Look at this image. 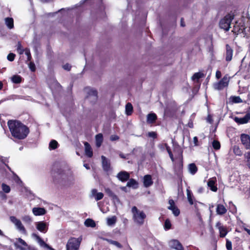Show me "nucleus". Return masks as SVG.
<instances>
[{
    "instance_id": "f257e3e1",
    "label": "nucleus",
    "mask_w": 250,
    "mask_h": 250,
    "mask_svg": "<svg viewBox=\"0 0 250 250\" xmlns=\"http://www.w3.org/2000/svg\"><path fill=\"white\" fill-rule=\"evenodd\" d=\"M7 124L12 135L18 139H24L29 132L28 128L19 121L10 120Z\"/></svg>"
},
{
    "instance_id": "f03ea898",
    "label": "nucleus",
    "mask_w": 250,
    "mask_h": 250,
    "mask_svg": "<svg viewBox=\"0 0 250 250\" xmlns=\"http://www.w3.org/2000/svg\"><path fill=\"white\" fill-rule=\"evenodd\" d=\"M131 211L133 214L134 221L139 225H143L144 223L145 219L146 218L145 212L139 210L135 206L132 207Z\"/></svg>"
},
{
    "instance_id": "7ed1b4c3",
    "label": "nucleus",
    "mask_w": 250,
    "mask_h": 250,
    "mask_svg": "<svg viewBox=\"0 0 250 250\" xmlns=\"http://www.w3.org/2000/svg\"><path fill=\"white\" fill-rule=\"evenodd\" d=\"M81 239L71 237L67 241L66 245V250H79Z\"/></svg>"
},
{
    "instance_id": "20e7f679",
    "label": "nucleus",
    "mask_w": 250,
    "mask_h": 250,
    "mask_svg": "<svg viewBox=\"0 0 250 250\" xmlns=\"http://www.w3.org/2000/svg\"><path fill=\"white\" fill-rule=\"evenodd\" d=\"M233 19V15H231V14H228L226 15L220 21L219 25L220 28L224 29L226 31L229 30L230 23Z\"/></svg>"
},
{
    "instance_id": "39448f33",
    "label": "nucleus",
    "mask_w": 250,
    "mask_h": 250,
    "mask_svg": "<svg viewBox=\"0 0 250 250\" xmlns=\"http://www.w3.org/2000/svg\"><path fill=\"white\" fill-rule=\"evenodd\" d=\"M229 81V77L226 75L219 82L214 83L213 87L215 90H222L228 86Z\"/></svg>"
},
{
    "instance_id": "423d86ee",
    "label": "nucleus",
    "mask_w": 250,
    "mask_h": 250,
    "mask_svg": "<svg viewBox=\"0 0 250 250\" xmlns=\"http://www.w3.org/2000/svg\"><path fill=\"white\" fill-rule=\"evenodd\" d=\"M10 220L15 225L16 229L19 231L22 234H26V230L20 219L15 216H12L10 217Z\"/></svg>"
},
{
    "instance_id": "0eeeda50",
    "label": "nucleus",
    "mask_w": 250,
    "mask_h": 250,
    "mask_svg": "<svg viewBox=\"0 0 250 250\" xmlns=\"http://www.w3.org/2000/svg\"><path fill=\"white\" fill-rule=\"evenodd\" d=\"M13 243L15 248L19 249L20 250H26V249L22 247L20 244L26 247L27 249H28V246H29L26 242L21 238H16L15 240H13Z\"/></svg>"
},
{
    "instance_id": "6e6552de",
    "label": "nucleus",
    "mask_w": 250,
    "mask_h": 250,
    "mask_svg": "<svg viewBox=\"0 0 250 250\" xmlns=\"http://www.w3.org/2000/svg\"><path fill=\"white\" fill-rule=\"evenodd\" d=\"M87 92L86 99L92 103L96 102L98 97L97 91L93 89L89 88L88 89Z\"/></svg>"
},
{
    "instance_id": "1a4fd4ad",
    "label": "nucleus",
    "mask_w": 250,
    "mask_h": 250,
    "mask_svg": "<svg viewBox=\"0 0 250 250\" xmlns=\"http://www.w3.org/2000/svg\"><path fill=\"white\" fill-rule=\"evenodd\" d=\"M36 229L40 232L45 233L48 230V224L44 221H39L35 223Z\"/></svg>"
},
{
    "instance_id": "9d476101",
    "label": "nucleus",
    "mask_w": 250,
    "mask_h": 250,
    "mask_svg": "<svg viewBox=\"0 0 250 250\" xmlns=\"http://www.w3.org/2000/svg\"><path fill=\"white\" fill-rule=\"evenodd\" d=\"M168 245L171 248L176 250H184L182 244L177 240L172 239L170 240L168 243Z\"/></svg>"
},
{
    "instance_id": "9b49d317",
    "label": "nucleus",
    "mask_w": 250,
    "mask_h": 250,
    "mask_svg": "<svg viewBox=\"0 0 250 250\" xmlns=\"http://www.w3.org/2000/svg\"><path fill=\"white\" fill-rule=\"evenodd\" d=\"M116 177L119 180L122 182H125L129 179L130 174L125 171H122L117 174Z\"/></svg>"
},
{
    "instance_id": "f8f14e48",
    "label": "nucleus",
    "mask_w": 250,
    "mask_h": 250,
    "mask_svg": "<svg viewBox=\"0 0 250 250\" xmlns=\"http://www.w3.org/2000/svg\"><path fill=\"white\" fill-rule=\"evenodd\" d=\"M250 120V113L247 114L244 117L239 118L235 117L234 118V121L238 125L245 124L247 123Z\"/></svg>"
},
{
    "instance_id": "ddd939ff",
    "label": "nucleus",
    "mask_w": 250,
    "mask_h": 250,
    "mask_svg": "<svg viewBox=\"0 0 250 250\" xmlns=\"http://www.w3.org/2000/svg\"><path fill=\"white\" fill-rule=\"evenodd\" d=\"M32 236L36 238V241L41 247L49 249L50 250H54V249L51 248L48 245L46 244L44 241L37 234L33 233Z\"/></svg>"
},
{
    "instance_id": "4468645a",
    "label": "nucleus",
    "mask_w": 250,
    "mask_h": 250,
    "mask_svg": "<svg viewBox=\"0 0 250 250\" xmlns=\"http://www.w3.org/2000/svg\"><path fill=\"white\" fill-rule=\"evenodd\" d=\"M226 49L225 60L227 62H230L232 58L233 50L229 44H226Z\"/></svg>"
},
{
    "instance_id": "2eb2a0df",
    "label": "nucleus",
    "mask_w": 250,
    "mask_h": 250,
    "mask_svg": "<svg viewBox=\"0 0 250 250\" xmlns=\"http://www.w3.org/2000/svg\"><path fill=\"white\" fill-rule=\"evenodd\" d=\"M241 140L246 148H250V137L247 134H243L241 136Z\"/></svg>"
},
{
    "instance_id": "dca6fc26",
    "label": "nucleus",
    "mask_w": 250,
    "mask_h": 250,
    "mask_svg": "<svg viewBox=\"0 0 250 250\" xmlns=\"http://www.w3.org/2000/svg\"><path fill=\"white\" fill-rule=\"evenodd\" d=\"M216 227L219 229L220 236L224 237L227 234L228 231L226 227H224L220 222H218L216 224Z\"/></svg>"
},
{
    "instance_id": "f3484780",
    "label": "nucleus",
    "mask_w": 250,
    "mask_h": 250,
    "mask_svg": "<svg viewBox=\"0 0 250 250\" xmlns=\"http://www.w3.org/2000/svg\"><path fill=\"white\" fill-rule=\"evenodd\" d=\"M216 182V179L215 177H213L208 179L207 185L210 189L214 192H216L217 190V188L215 185Z\"/></svg>"
},
{
    "instance_id": "a211bd4d",
    "label": "nucleus",
    "mask_w": 250,
    "mask_h": 250,
    "mask_svg": "<svg viewBox=\"0 0 250 250\" xmlns=\"http://www.w3.org/2000/svg\"><path fill=\"white\" fill-rule=\"evenodd\" d=\"M32 212L35 216H41L46 213V210L43 208L35 207L32 208Z\"/></svg>"
},
{
    "instance_id": "6ab92c4d",
    "label": "nucleus",
    "mask_w": 250,
    "mask_h": 250,
    "mask_svg": "<svg viewBox=\"0 0 250 250\" xmlns=\"http://www.w3.org/2000/svg\"><path fill=\"white\" fill-rule=\"evenodd\" d=\"M144 186L146 188H148L153 184L152 177L150 175H146L143 179Z\"/></svg>"
},
{
    "instance_id": "aec40b11",
    "label": "nucleus",
    "mask_w": 250,
    "mask_h": 250,
    "mask_svg": "<svg viewBox=\"0 0 250 250\" xmlns=\"http://www.w3.org/2000/svg\"><path fill=\"white\" fill-rule=\"evenodd\" d=\"M102 160V166L104 170L105 171H108L110 169V163L108 160L104 156L101 157Z\"/></svg>"
},
{
    "instance_id": "412c9836",
    "label": "nucleus",
    "mask_w": 250,
    "mask_h": 250,
    "mask_svg": "<svg viewBox=\"0 0 250 250\" xmlns=\"http://www.w3.org/2000/svg\"><path fill=\"white\" fill-rule=\"evenodd\" d=\"M105 193L112 199L118 201L119 198L117 196L108 188H105Z\"/></svg>"
},
{
    "instance_id": "4be33fe9",
    "label": "nucleus",
    "mask_w": 250,
    "mask_h": 250,
    "mask_svg": "<svg viewBox=\"0 0 250 250\" xmlns=\"http://www.w3.org/2000/svg\"><path fill=\"white\" fill-rule=\"evenodd\" d=\"M66 180L69 185L73 184L75 181V178L73 172L71 170H68L66 173Z\"/></svg>"
},
{
    "instance_id": "5701e85b",
    "label": "nucleus",
    "mask_w": 250,
    "mask_h": 250,
    "mask_svg": "<svg viewBox=\"0 0 250 250\" xmlns=\"http://www.w3.org/2000/svg\"><path fill=\"white\" fill-rule=\"evenodd\" d=\"M227 211V208L225 206L221 204H218L216 208V212L218 215H222L225 214Z\"/></svg>"
},
{
    "instance_id": "b1692460",
    "label": "nucleus",
    "mask_w": 250,
    "mask_h": 250,
    "mask_svg": "<svg viewBox=\"0 0 250 250\" xmlns=\"http://www.w3.org/2000/svg\"><path fill=\"white\" fill-rule=\"evenodd\" d=\"M84 145L85 155L88 157H91L93 156V152L90 145L87 142H85Z\"/></svg>"
},
{
    "instance_id": "393cba45",
    "label": "nucleus",
    "mask_w": 250,
    "mask_h": 250,
    "mask_svg": "<svg viewBox=\"0 0 250 250\" xmlns=\"http://www.w3.org/2000/svg\"><path fill=\"white\" fill-rule=\"evenodd\" d=\"M174 152L176 153L175 159L179 162H182L183 159L182 149L180 147H177L174 149Z\"/></svg>"
},
{
    "instance_id": "a878e982",
    "label": "nucleus",
    "mask_w": 250,
    "mask_h": 250,
    "mask_svg": "<svg viewBox=\"0 0 250 250\" xmlns=\"http://www.w3.org/2000/svg\"><path fill=\"white\" fill-rule=\"evenodd\" d=\"M5 24L9 29L14 28V20L12 18L7 17L4 19Z\"/></svg>"
},
{
    "instance_id": "bb28decb",
    "label": "nucleus",
    "mask_w": 250,
    "mask_h": 250,
    "mask_svg": "<svg viewBox=\"0 0 250 250\" xmlns=\"http://www.w3.org/2000/svg\"><path fill=\"white\" fill-rule=\"evenodd\" d=\"M110 235V233L109 232H106L104 231H101L99 233L98 236V237L104 241H107V240H109L110 239H108L106 237L109 236Z\"/></svg>"
},
{
    "instance_id": "cd10ccee",
    "label": "nucleus",
    "mask_w": 250,
    "mask_h": 250,
    "mask_svg": "<svg viewBox=\"0 0 250 250\" xmlns=\"http://www.w3.org/2000/svg\"><path fill=\"white\" fill-rule=\"evenodd\" d=\"M157 119V116L155 113H149L147 116V122L149 124L154 123Z\"/></svg>"
},
{
    "instance_id": "c85d7f7f",
    "label": "nucleus",
    "mask_w": 250,
    "mask_h": 250,
    "mask_svg": "<svg viewBox=\"0 0 250 250\" xmlns=\"http://www.w3.org/2000/svg\"><path fill=\"white\" fill-rule=\"evenodd\" d=\"M95 139L96 146L97 147H99L100 146H101L103 141V135L101 133H99L96 135Z\"/></svg>"
},
{
    "instance_id": "c756f323",
    "label": "nucleus",
    "mask_w": 250,
    "mask_h": 250,
    "mask_svg": "<svg viewBox=\"0 0 250 250\" xmlns=\"http://www.w3.org/2000/svg\"><path fill=\"white\" fill-rule=\"evenodd\" d=\"M22 77L18 75H14L11 77V80L13 83L18 84L21 82Z\"/></svg>"
},
{
    "instance_id": "7c9ffc66",
    "label": "nucleus",
    "mask_w": 250,
    "mask_h": 250,
    "mask_svg": "<svg viewBox=\"0 0 250 250\" xmlns=\"http://www.w3.org/2000/svg\"><path fill=\"white\" fill-rule=\"evenodd\" d=\"M188 168L189 173L192 175H194L197 171V167L193 163L189 164Z\"/></svg>"
},
{
    "instance_id": "2f4dec72",
    "label": "nucleus",
    "mask_w": 250,
    "mask_h": 250,
    "mask_svg": "<svg viewBox=\"0 0 250 250\" xmlns=\"http://www.w3.org/2000/svg\"><path fill=\"white\" fill-rule=\"evenodd\" d=\"M107 242L110 244L115 246L118 249H121L123 248V245L117 241L109 239V240H107Z\"/></svg>"
},
{
    "instance_id": "473e14b6",
    "label": "nucleus",
    "mask_w": 250,
    "mask_h": 250,
    "mask_svg": "<svg viewBox=\"0 0 250 250\" xmlns=\"http://www.w3.org/2000/svg\"><path fill=\"white\" fill-rule=\"evenodd\" d=\"M84 225L88 227L94 228L96 226L95 222L91 219H87L84 222Z\"/></svg>"
},
{
    "instance_id": "72a5a7b5",
    "label": "nucleus",
    "mask_w": 250,
    "mask_h": 250,
    "mask_svg": "<svg viewBox=\"0 0 250 250\" xmlns=\"http://www.w3.org/2000/svg\"><path fill=\"white\" fill-rule=\"evenodd\" d=\"M187 198L189 203L192 205L193 204V195L189 189H187Z\"/></svg>"
},
{
    "instance_id": "f704fd0d",
    "label": "nucleus",
    "mask_w": 250,
    "mask_h": 250,
    "mask_svg": "<svg viewBox=\"0 0 250 250\" xmlns=\"http://www.w3.org/2000/svg\"><path fill=\"white\" fill-rule=\"evenodd\" d=\"M22 220L26 224H31L33 221V219L29 215H25L21 217Z\"/></svg>"
},
{
    "instance_id": "c9c22d12",
    "label": "nucleus",
    "mask_w": 250,
    "mask_h": 250,
    "mask_svg": "<svg viewBox=\"0 0 250 250\" xmlns=\"http://www.w3.org/2000/svg\"><path fill=\"white\" fill-rule=\"evenodd\" d=\"M133 111V106L132 104L128 103L125 106V112L127 115H130Z\"/></svg>"
},
{
    "instance_id": "e433bc0d",
    "label": "nucleus",
    "mask_w": 250,
    "mask_h": 250,
    "mask_svg": "<svg viewBox=\"0 0 250 250\" xmlns=\"http://www.w3.org/2000/svg\"><path fill=\"white\" fill-rule=\"evenodd\" d=\"M58 142L55 140H52L49 143V148L50 150L55 149L58 147Z\"/></svg>"
},
{
    "instance_id": "4c0bfd02",
    "label": "nucleus",
    "mask_w": 250,
    "mask_h": 250,
    "mask_svg": "<svg viewBox=\"0 0 250 250\" xmlns=\"http://www.w3.org/2000/svg\"><path fill=\"white\" fill-rule=\"evenodd\" d=\"M168 208L169 209H170V210H171L172 211V212H173V214L175 216H178L179 215V214H180V210L175 206H169L168 207Z\"/></svg>"
},
{
    "instance_id": "58836bf2",
    "label": "nucleus",
    "mask_w": 250,
    "mask_h": 250,
    "mask_svg": "<svg viewBox=\"0 0 250 250\" xmlns=\"http://www.w3.org/2000/svg\"><path fill=\"white\" fill-rule=\"evenodd\" d=\"M116 222V217L115 216H112L111 218H108L107 219V224L108 226H112L114 225Z\"/></svg>"
},
{
    "instance_id": "ea45409f",
    "label": "nucleus",
    "mask_w": 250,
    "mask_h": 250,
    "mask_svg": "<svg viewBox=\"0 0 250 250\" xmlns=\"http://www.w3.org/2000/svg\"><path fill=\"white\" fill-rule=\"evenodd\" d=\"M204 76V74L201 72L195 73L192 77V80L193 81H198L199 79Z\"/></svg>"
},
{
    "instance_id": "a19ab883",
    "label": "nucleus",
    "mask_w": 250,
    "mask_h": 250,
    "mask_svg": "<svg viewBox=\"0 0 250 250\" xmlns=\"http://www.w3.org/2000/svg\"><path fill=\"white\" fill-rule=\"evenodd\" d=\"M230 100L233 103H241L243 102L239 96H231Z\"/></svg>"
},
{
    "instance_id": "79ce46f5",
    "label": "nucleus",
    "mask_w": 250,
    "mask_h": 250,
    "mask_svg": "<svg viewBox=\"0 0 250 250\" xmlns=\"http://www.w3.org/2000/svg\"><path fill=\"white\" fill-rule=\"evenodd\" d=\"M171 224L168 219L166 220L164 224V229L165 230H167L171 229Z\"/></svg>"
},
{
    "instance_id": "37998d69",
    "label": "nucleus",
    "mask_w": 250,
    "mask_h": 250,
    "mask_svg": "<svg viewBox=\"0 0 250 250\" xmlns=\"http://www.w3.org/2000/svg\"><path fill=\"white\" fill-rule=\"evenodd\" d=\"M137 185V182L133 179H131L127 183L126 186L128 187H133Z\"/></svg>"
},
{
    "instance_id": "c03bdc74",
    "label": "nucleus",
    "mask_w": 250,
    "mask_h": 250,
    "mask_svg": "<svg viewBox=\"0 0 250 250\" xmlns=\"http://www.w3.org/2000/svg\"><path fill=\"white\" fill-rule=\"evenodd\" d=\"M1 188L3 191L6 193H9L10 191V187L5 184L2 183L1 185Z\"/></svg>"
},
{
    "instance_id": "a18cd8bd",
    "label": "nucleus",
    "mask_w": 250,
    "mask_h": 250,
    "mask_svg": "<svg viewBox=\"0 0 250 250\" xmlns=\"http://www.w3.org/2000/svg\"><path fill=\"white\" fill-rule=\"evenodd\" d=\"M212 146L215 149H219L220 148V144L218 141L214 140L212 142Z\"/></svg>"
},
{
    "instance_id": "49530a36",
    "label": "nucleus",
    "mask_w": 250,
    "mask_h": 250,
    "mask_svg": "<svg viewBox=\"0 0 250 250\" xmlns=\"http://www.w3.org/2000/svg\"><path fill=\"white\" fill-rule=\"evenodd\" d=\"M17 51L20 54H23L24 51L20 42L17 44Z\"/></svg>"
},
{
    "instance_id": "de8ad7c7",
    "label": "nucleus",
    "mask_w": 250,
    "mask_h": 250,
    "mask_svg": "<svg viewBox=\"0 0 250 250\" xmlns=\"http://www.w3.org/2000/svg\"><path fill=\"white\" fill-rule=\"evenodd\" d=\"M103 197L104 194L103 193L98 192V193L94 196V198L96 201H99L103 199Z\"/></svg>"
},
{
    "instance_id": "09e8293b",
    "label": "nucleus",
    "mask_w": 250,
    "mask_h": 250,
    "mask_svg": "<svg viewBox=\"0 0 250 250\" xmlns=\"http://www.w3.org/2000/svg\"><path fill=\"white\" fill-rule=\"evenodd\" d=\"M15 56L16 55L15 54L13 53H10L8 55L7 59L8 61L12 62L14 60Z\"/></svg>"
},
{
    "instance_id": "8fccbe9b",
    "label": "nucleus",
    "mask_w": 250,
    "mask_h": 250,
    "mask_svg": "<svg viewBox=\"0 0 250 250\" xmlns=\"http://www.w3.org/2000/svg\"><path fill=\"white\" fill-rule=\"evenodd\" d=\"M226 248L228 250H232V245L231 242L228 239L226 240Z\"/></svg>"
},
{
    "instance_id": "3c124183",
    "label": "nucleus",
    "mask_w": 250,
    "mask_h": 250,
    "mask_svg": "<svg viewBox=\"0 0 250 250\" xmlns=\"http://www.w3.org/2000/svg\"><path fill=\"white\" fill-rule=\"evenodd\" d=\"M25 54L27 56V60L28 61H30L32 59V57H31L29 49H27V48L25 49Z\"/></svg>"
},
{
    "instance_id": "603ef678",
    "label": "nucleus",
    "mask_w": 250,
    "mask_h": 250,
    "mask_svg": "<svg viewBox=\"0 0 250 250\" xmlns=\"http://www.w3.org/2000/svg\"><path fill=\"white\" fill-rule=\"evenodd\" d=\"M29 67L32 71L34 72L35 71L36 67H35V65L33 62H30V63H29Z\"/></svg>"
},
{
    "instance_id": "864d4df0",
    "label": "nucleus",
    "mask_w": 250,
    "mask_h": 250,
    "mask_svg": "<svg viewBox=\"0 0 250 250\" xmlns=\"http://www.w3.org/2000/svg\"><path fill=\"white\" fill-rule=\"evenodd\" d=\"M147 135L149 137L155 138L156 137L157 134L155 132H149L147 134Z\"/></svg>"
},
{
    "instance_id": "5fc2aeb1",
    "label": "nucleus",
    "mask_w": 250,
    "mask_h": 250,
    "mask_svg": "<svg viewBox=\"0 0 250 250\" xmlns=\"http://www.w3.org/2000/svg\"><path fill=\"white\" fill-rule=\"evenodd\" d=\"M71 65L68 63H66L63 65V68L67 71L70 70L71 69Z\"/></svg>"
},
{
    "instance_id": "6e6d98bb",
    "label": "nucleus",
    "mask_w": 250,
    "mask_h": 250,
    "mask_svg": "<svg viewBox=\"0 0 250 250\" xmlns=\"http://www.w3.org/2000/svg\"><path fill=\"white\" fill-rule=\"evenodd\" d=\"M97 190L96 189H93L91 190V194L92 197H94L97 194Z\"/></svg>"
},
{
    "instance_id": "4d7b16f0",
    "label": "nucleus",
    "mask_w": 250,
    "mask_h": 250,
    "mask_svg": "<svg viewBox=\"0 0 250 250\" xmlns=\"http://www.w3.org/2000/svg\"><path fill=\"white\" fill-rule=\"evenodd\" d=\"M119 138V137L117 135H112L110 137V140L112 141L117 140Z\"/></svg>"
},
{
    "instance_id": "13d9d810",
    "label": "nucleus",
    "mask_w": 250,
    "mask_h": 250,
    "mask_svg": "<svg viewBox=\"0 0 250 250\" xmlns=\"http://www.w3.org/2000/svg\"><path fill=\"white\" fill-rule=\"evenodd\" d=\"M215 76L217 79H219L221 77V73L220 71L218 70L216 72Z\"/></svg>"
},
{
    "instance_id": "bf43d9fd",
    "label": "nucleus",
    "mask_w": 250,
    "mask_h": 250,
    "mask_svg": "<svg viewBox=\"0 0 250 250\" xmlns=\"http://www.w3.org/2000/svg\"><path fill=\"white\" fill-rule=\"evenodd\" d=\"M54 85L58 90L61 89V86L57 82H54Z\"/></svg>"
},
{
    "instance_id": "052dcab7",
    "label": "nucleus",
    "mask_w": 250,
    "mask_h": 250,
    "mask_svg": "<svg viewBox=\"0 0 250 250\" xmlns=\"http://www.w3.org/2000/svg\"><path fill=\"white\" fill-rule=\"evenodd\" d=\"M165 146H166V149H167V151L168 153V154H169V153H171L172 152L171 151V150H170V147H169V146H167V144H165Z\"/></svg>"
},
{
    "instance_id": "680f3d73",
    "label": "nucleus",
    "mask_w": 250,
    "mask_h": 250,
    "mask_svg": "<svg viewBox=\"0 0 250 250\" xmlns=\"http://www.w3.org/2000/svg\"><path fill=\"white\" fill-rule=\"evenodd\" d=\"M165 146H166V149H167V151L168 153V154H169V153H171L172 152L171 151V150H170V147H169V146H167V144H165Z\"/></svg>"
},
{
    "instance_id": "e2e57ef3",
    "label": "nucleus",
    "mask_w": 250,
    "mask_h": 250,
    "mask_svg": "<svg viewBox=\"0 0 250 250\" xmlns=\"http://www.w3.org/2000/svg\"><path fill=\"white\" fill-rule=\"evenodd\" d=\"M169 206H175L174 202L172 199H170L168 201Z\"/></svg>"
},
{
    "instance_id": "0e129e2a",
    "label": "nucleus",
    "mask_w": 250,
    "mask_h": 250,
    "mask_svg": "<svg viewBox=\"0 0 250 250\" xmlns=\"http://www.w3.org/2000/svg\"><path fill=\"white\" fill-rule=\"evenodd\" d=\"M204 188L203 187H200L198 189V192L199 193H202L204 192Z\"/></svg>"
},
{
    "instance_id": "69168bd1",
    "label": "nucleus",
    "mask_w": 250,
    "mask_h": 250,
    "mask_svg": "<svg viewBox=\"0 0 250 250\" xmlns=\"http://www.w3.org/2000/svg\"><path fill=\"white\" fill-rule=\"evenodd\" d=\"M207 121L211 124L212 122V118H211V117L210 116V115H208V118H207Z\"/></svg>"
},
{
    "instance_id": "338daca9",
    "label": "nucleus",
    "mask_w": 250,
    "mask_h": 250,
    "mask_svg": "<svg viewBox=\"0 0 250 250\" xmlns=\"http://www.w3.org/2000/svg\"><path fill=\"white\" fill-rule=\"evenodd\" d=\"M193 142H194V144L195 146H197V143H198V138L197 137H194L193 138Z\"/></svg>"
},
{
    "instance_id": "774afa93",
    "label": "nucleus",
    "mask_w": 250,
    "mask_h": 250,
    "mask_svg": "<svg viewBox=\"0 0 250 250\" xmlns=\"http://www.w3.org/2000/svg\"><path fill=\"white\" fill-rule=\"evenodd\" d=\"M26 250H37V249L33 248L31 246H28V249Z\"/></svg>"
}]
</instances>
